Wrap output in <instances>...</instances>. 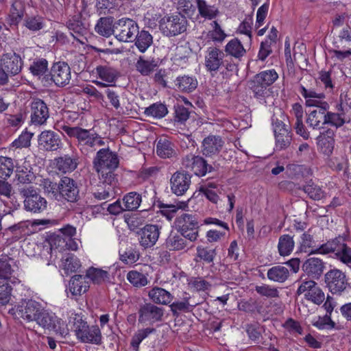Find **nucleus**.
Wrapping results in <instances>:
<instances>
[{"instance_id": "f257e3e1", "label": "nucleus", "mask_w": 351, "mask_h": 351, "mask_svg": "<svg viewBox=\"0 0 351 351\" xmlns=\"http://www.w3.org/2000/svg\"><path fill=\"white\" fill-rule=\"evenodd\" d=\"M93 164L100 180L104 183L117 184V175L114 171L119 166V160L116 153L108 148L101 149L97 152Z\"/></svg>"}, {"instance_id": "f03ea898", "label": "nucleus", "mask_w": 351, "mask_h": 351, "mask_svg": "<svg viewBox=\"0 0 351 351\" xmlns=\"http://www.w3.org/2000/svg\"><path fill=\"white\" fill-rule=\"evenodd\" d=\"M62 129L69 137L77 138V147L85 155H88L90 152H94L96 147L103 146L105 143L98 134L90 130L68 125L62 126Z\"/></svg>"}, {"instance_id": "7ed1b4c3", "label": "nucleus", "mask_w": 351, "mask_h": 351, "mask_svg": "<svg viewBox=\"0 0 351 351\" xmlns=\"http://www.w3.org/2000/svg\"><path fill=\"white\" fill-rule=\"evenodd\" d=\"M19 195L24 199L23 205L26 211L41 213L47 208L46 199L40 195L38 189L34 186H19Z\"/></svg>"}, {"instance_id": "20e7f679", "label": "nucleus", "mask_w": 351, "mask_h": 351, "mask_svg": "<svg viewBox=\"0 0 351 351\" xmlns=\"http://www.w3.org/2000/svg\"><path fill=\"white\" fill-rule=\"evenodd\" d=\"M188 26L186 18L181 14L165 16L159 21L162 33L169 37L176 36L186 32Z\"/></svg>"}, {"instance_id": "39448f33", "label": "nucleus", "mask_w": 351, "mask_h": 351, "mask_svg": "<svg viewBox=\"0 0 351 351\" xmlns=\"http://www.w3.org/2000/svg\"><path fill=\"white\" fill-rule=\"evenodd\" d=\"M35 321L44 328L53 331L60 337H64L69 334L65 322L53 313L40 309Z\"/></svg>"}, {"instance_id": "423d86ee", "label": "nucleus", "mask_w": 351, "mask_h": 351, "mask_svg": "<svg viewBox=\"0 0 351 351\" xmlns=\"http://www.w3.org/2000/svg\"><path fill=\"white\" fill-rule=\"evenodd\" d=\"M43 79L48 84L54 83L58 87H64L71 79V68L64 62H56L51 67L49 74L45 75Z\"/></svg>"}, {"instance_id": "0eeeda50", "label": "nucleus", "mask_w": 351, "mask_h": 351, "mask_svg": "<svg viewBox=\"0 0 351 351\" xmlns=\"http://www.w3.org/2000/svg\"><path fill=\"white\" fill-rule=\"evenodd\" d=\"M138 23L130 18H122L115 21L114 37L120 42H133L138 29Z\"/></svg>"}, {"instance_id": "6e6552de", "label": "nucleus", "mask_w": 351, "mask_h": 351, "mask_svg": "<svg viewBox=\"0 0 351 351\" xmlns=\"http://www.w3.org/2000/svg\"><path fill=\"white\" fill-rule=\"evenodd\" d=\"M195 234H185L178 230L171 231L165 240V248L169 251L186 250L195 241Z\"/></svg>"}, {"instance_id": "1a4fd4ad", "label": "nucleus", "mask_w": 351, "mask_h": 351, "mask_svg": "<svg viewBox=\"0 0 351 351\" xmlns=\"http://www.w3.org/2000/svg\"><path fill=\"white\" fill-rule=\"evenodd\" d=\"M326 287L332 294H341L349 286L348 280L344 272L338 269H332L324 275Z\"/></svg>"}, {"instance_id": "9d476101", "label": "nucleus", "mask_w": 351, "mask_h": 351, "mask_svg": "<svg viewBox=\"0 0 351 351\" xmlns=\"http://www.w3.org/2000/svg\"><path fill=\"white\" fill-rule=\"evenodd\" d=\"M272 125L275 135V149L281 151L288 148L292 141L290 127L278 119H272Z\"/></svg>"}, {"instance_id": "9b49d317", "label": "nucleus", "mask_w": 351, "mask_h": 351, "mask_svg": "<svg viewBox=\"0 0 351 351\" xmlns=\"http://www.w3.org/2000/svg\"><path fill=\"white\" fill-rule=\"evenodd\" d=\"M41 309L39 302L32 300H23L10 310V313L17 317L28 322L35 321Z\"/></svg>"}, {"instance_id": "f8f14e48", "label": "nucleus", "mask_w": 351, "mask_h": 351, "mask_svg": "<svg viewBox=\"0 0 351 351\" xmlns=\"http://www.w3.org/2000/svg\"><path fill=\"white\" fill-rule=\"evenodd\" d=\"M165 313V309L153 303L147 302L140 306L138 311V322L140 324H154L161 322Z\"/></svg>"}, {"instance_id": "ddd939ff", "label": "nucleus", "mask_w": 351, "mask_h": 351, "mask_svg": "<svg viewBox=\"0 0 351 351\" xmlns=\"http://www.w3.org/2000/svg\"><path fill=\"white\" fill-rule=\"evenodd\" d=\"M58 197L69 202H77L80 199V189L75 180L67 176L62 177L59 181Z\"/></svg>"}, {"instance_id": "4468645a", "label": "nucleus", "mask_w": 351, "mask_h": 351, "mask_svg": "<svg viewBox=\"0 0 351 351\" xmlns=\"http://www.w3.org/2000/svg\"><path fill=\"white\" fill-rule=\"evenodd\" d=\"M182 165L185 168L191 169L195 175L199 177L214 170V168L208 165L204 158L193 154H188L184 156L182 159Z\"/></svg>"}, {"instance_id": "2eb2a0df", "label": "nucleus", "mask_w": 351, "mask_h": 351, "mask_svg": "<svg viewBox=\"0 0 351 351\" xmlns=\"http://www.w3.org/2000/svg\"><path fill=\"white\" fill-rule=\"evenodd\" d=\"M39 149L54 152L62 148V142L59 133L52 130L43 131L38 137Z\"/></svg>"}, {"instance_id": "dca6fc26", "label": "nucleus", "mask_w": 351, "mask_h": 351, "mask_svg": "<svg viewBox=\"0 0 351 351\" xmlns=\"http://www.w3.org/2000/svg\"><path fill=\"white\" fill-rule=\"evenodd\" d=\"M300 93L305 99V104L306 106L315 107V110L322 111L328 110L330 106L328 103L324 100L326 95L324 93H318L312 89H306L302 85L300 87Z\"/></svg>"}, {"instance_id": "f3484780", "label": "nucleus", "mask_w": 351, "mask_h": 351, "mask_svg": "<svg viewBox=\"0 0 351 351\" xmlns=\"http://www.w3.org/2000/svg\"><path fill=\"white\" fill-rule=\"evenodd\" d=\"M191 184V176L184 171L175 172L170 179L172 193L177 196L184 195Z\"/></svg>"}, {"instance_id": "a211bd4d", "label": "nucleus", "mask_w": 351, "mask_h": 351, "mask_svg": "<svg viewBox=\"0 0 351 351\" xmlns=\"http://www.w3.org/2000/svg\"><path fill=\"white\" fill-rule=\"evenodd\" d=\"M139 243L144 248L153 247L158 240L160 234V227L158 225L147 224L138 232Z\"/></svg>"}, {"instance_id": "6ab92c4d", "label": "nucleus", "mask_w": 351, "mask_h": 351, "mask_svg": "<svg viewBox=\"0 0 351 351\" xmlns=\"http://www.w3.org/2000/svg\"><path fill=\"white\" fill-rule=\"evenodd\" d=\"M31 121L35 125L44 124L49 117L47 104L40 98H33L30 104Z\"/></svg>"}, {"instance_id": "aec40b11", "label": "nucleus", "mask_w": 351, "mask_h": 351, "mask_svg": "<svg viewBox=\"0 0 351 351\" xmlns=\"http://www.w3.org/2000/svg\"><path fill=\"white\" fill-rule=\"evenodd\" d=\"M176 230L185 234H195V239L198 237V222L195 215L182 213L178 217L175 221Z\"/></svg>"}, {"instance_id": "412c9836", "label": "nucleus", "mask_w": 351, "mask_h": 351, "mask_svg": "<svg viewBox=\"0 0 351 351\" xmlns=\"http://www.w3.org/2000/svg\"><path fill=\"white\" fill-rule=\"evenodd\" d=\"M1 66L6 70L11 76L19 74L23 68V60L15 52L3 54L0 60Z\"/></svg>"}, {"instance_id": "4be33fe9", "label": "nucleus", "mask_w": 351, "mask_h": 351, "mask_svg": "<svg viewBox=\"0 0 351 351\" xmlns=\"http://www.w3.org/2000/svg\"><path fill=\"white\" fill-rule=\"evenodd\" d=\"M326 263L320 258L311 257L307 258L302 264L304 272L313 279H319L324 273Z\"/></svg>"}, {"instance_id": "5701e85b", "label": "nucleus", "mask_w": 351, "mask_h": 351, "mask_svg": "<svg viewBox=\"0 0 351 351\" xmlns=\"http://www.w3.org/2000/svg\"><path fill=\"white\" fill-rule=\"evenodd\" d=\"M223 52L217 47H209L205 57V66L210 72H217L221 66L224 65Z\"/></svg>"}, {"instance_id": "b1692460", "label": "nucleus", "mask_w": 351, "mask_h": 351, "mask_svg": "<svg viewBox=\"0 0 351 351\" xmlns=\"http://www.w3.org/2000/svg\"><path fill=\"white\" fill-rule=\"evenodd\" d=\"M224 142L221 137L217 135H209L202 141V154L206 156L217 155L221 150Z\"/></svg>"}, {"instance_id": "393cba45", "label": "nucleus", "mask_w": 351, "mask_h": 351, "mask_svg": "<svg viewBox=\"0 0 351 351\" xmlns=\"http://www.w3.org/2000/svg\"><path fill=\"white\" fill-rule=\"evenodd\" d=\"M96 74L103 81H94V83L99 87H107L110 86V84L114 83L119 77V72L117 69L108 66H97L95 69Z\"/></svg>"}, {"instance_id": "a878e982", "label": "nucleus", "mask_w": 351, "mask_h": 351, "mask_svg": "<svg viewBox=\"0 0 351 351\" xmlns=\"http://www.w3.org/2000/svg\"><path fill=\"white\" fill-rule=\"evenodd\" d=\"M334 135L332 130H327L320 133L317 137L318 147L326 156H330L332 153L335 144Z\"/></svg>"}, {"instance_id": "bb28decb", "label": "nucleus", "mask_w": 351, "mask_h": 351, "mask_svg": "<svg viewBox=\"0 0 351 351\" xmlns=\"http://www.w3.org/2000/svg\"><path fill=\"white\" fill-rule=\"evenodd\" d=\"M198 82L193 75H179L175 80L176 89L182 93H191L197 87Z\"/></svg>"}, {"instance_id": "cd10ccee", "label": "nucleus", "mask_w": 351, "mask_h": 351, "mask_svg": "<svg viewBox=\"0 0 351 351\" xmlns=\"http://www.w3.org/2000/svg\"><path fill=\"white\" fill-rule=\"evenodd\" d=\"M15 265L13 258L8 255L0 256V282H8L14 273Z\"/></svg>"}, {"instance_id": "c85d7f7f", "label": "nucleus", "mask_w": 351, "mask_h": 351, "mask_svg": "<svg viewBox=\"0 0 351 351\" xmlns=\"http://www.w3.org/2000/svg\"><path fill=\"white\" fill-rule=\"evenodd\" d=\"M191 296L189 294L184 293L182 300L173 302L171 305V311L173 315H178L180 313H190L193 308L198 305L197 302H192L190 301Z\"/></svg>"}, {"instance_id": "c756f323", "label": "nucleus", "mask_w": 351, "mask_h": 351, "mask_svg": "<svg viewBox=\"0 0 351 351\" xmlns=\"http://www.w3.org/2000/svg\"><path fill=\"white\" fill-rule=\"evenodd\" d=\"M89 288V283L85 276L75 275L69 281V290L72 295H80Z\"/></svg>"}, {"instance_id": "7c9ffc66", "label": "nucleus", "mask_w": 351, "mask_h": 351, "mask_svg": "<svg viewBox=\"0 0 351 351\" xmlns=\"http://www.w3.org/2000/svg\"><path fill=\"white\" fill-rule=\"evenodd\" d=\"M95 30L100 36L106 38L111 35L114 36L115 22L113 23V18L111 16L100 18L97 21Z\"/></svg>"}, {"instance_id": "2f4dec72", "label": "nucleus", "mask_w": 351, "mask_h": 351, "mask_svg": "<svg viewBox=\"0 0 351 351\" xmlns=\"http://www.w3.org/2000/svg\"><path fill=\"white\" fill-rule=\"evenodd\" d=\"M57 169L63 172H71L74 171L78 165V157L75 154L69 156L65 154L56 159Z\"/></svg>"}, {"instance_id": "473e14b6", "label": "nucleus", "mask_w": 351, "mask_h": 351, "mask_svg": "<svg viewBox=\"0 0 351 351\" xmlns=\"http://www.w3.org/2000/svg\"><path fill=\"white\" fill-rule=\"evenodd\" d=\"M67 27L73 37L82 44L84 43L85 34L87 29L84 24L80 20L72 19L67 22Z\"/></svg>"}, {"instance_id": "72a5a7b5", "label": "nucleus", "mask_w": 351, "mask_h": 351, "mask_svg": "<svg viewBox=\"0 0 351 351\" xmlns=\"http://www.w3.org/2000/svg\"><path fill=\"white\" fill-rule=\"evenodd\" d=\"M148 296L155 304L167 305L173 300V295L167 290L155 287L148 293Z\"/></svg>"}, {"instance_id": "f704fd0d", "label": "nucleus", "mask_w": 351, "mask_h": 351, "mask_svg": "<svg viewBox=\"0 0 351 351\" xmlns=\"http://www.w3.org/2000/svg\"><path fill=\"white\" fill-rule=\"evenodd\" d=\"M116 184L104 183L101 180L99 184L93 190V195L95 199L99 201L107 200L113 197L114 195V186Z\"/></svg>"}, {"instance_id": "c9c22d12", "label": "nucleus", "mask_w": 351, "mask_h": 351, "mask_svg": "<svg viewBox=\"0 0 351 351\" xmlns=\"http://www.w3.org/2000/svg\"><path fill=\"white\" fill-rule=\"evenodd\" d=\"M267 276L271 281L282 283L288 279L289 271L285 266L278 265L268 269Z\"/></svg>"}, {"instance_id": "e433bc0d", "label": "nucleus", "mask_w": 351, "mask_h": 351, "mask_svg": "<svg viewBox=\"0 0 351 351\" xmlns=\"http://www.w3.org/2000/svg\"><path fill=\"white\" fill-rule=\"evenodd\" d=\"M25 5L19 0L14 1L10 8L9 14V23L10 25L17 26L24 16Z\"/></svg>"}, {"instance_id": "4c0bfd02", "label": "nucleus", "mask_w": 351, "mask_h": 351, "mask_svg": "<svg viewBox=\"0 0 351 351\" xmlns=\"http://www.w3.org/2000/svg\"><path fill=\"white\" fill-rule=\"evenodd\" d=\"M156 153L160 158H171L176 154L173 144L165 137L160 138L158 141Z\"/></svg>"}, {"instance_id": "58836bf2", "label": "nucleus", "mask_w": 351, "mask_h": 351, "mask_svg": "<svg viewBox=\"0 0 351 351\" xmlns=\"http://www.w3.org/2000/svg\"><path fill=\"white\" fill-rule=\"evenodd\" d=\"M249 88L252 91L254 97L260 100H265L269 95L270 88L258 80L255 76L249 81Z\"/></svg>"}, {"instance_id": "ea45409f", "label": "nucleus", "mask_w": 351, "mask_h": 351, "mask_svg": "<svg viewBox=\"0 0 351 351\" xmlns=\"http://www.w3.org/2000/svg\"><path fill=\"white\" fill-rule=\"evenodd\" d=\"M135 45L141 53H144L153 43V36L146 30L139 31L136 33L134 39Z\"/></svg>"}, {"instance_id": "a19ab883", "label": "nucleus", "mask_w": 351, "mask_h": 351, "mask_svg": "<svg viewBox=\"0 0 351 351\" xmlns=\"http://www.w3.org/2000/svg\"><path fill=\"white\" fill-rule=\"evenodd\" d=\"M294 246L293 236L282 234L279 237L278 251L281 256L290 255L294 249Z\"/></svg>"}, {"instance_id": "79ce46f5", "label": "nucleus", "mask_w": 351, "mask_h": 351, "mask_svg": "<svg viewBox=\"0 0 351 351\" xmlns=\"http://www.w3.org/2000/svg\"><path fill=\"white\" fill-rule=\"evenodd\" d=\"M82 342L91 343L96 345L101 343V333L97 326H89L86 329V332L81 335L79 338Z\"/></svg>"}, {"instance_id": "37998d69", "label": "nucleus", "mask_w": 351, "mask_h": 351, "mask_svg": "<svg viewBox=\"0 0 351 351\" xmlns=\"http://www.w3.org/2000/svg\"><path fill=\"white\" fill-rule=\"evenodd\" d=\"M326 111L313 110L308 113L306 123L313 129H320L322 125H326Z\"/></svg>"}, {"instance_id": "c03bdc74", "label": "nucleus", "mask_w": 351, "mask_h": 351, "mask_svg": "<svg viewBox=\"0 0 351 351\" xmlns=\"http://www.w3.org/2000/svg\"><path fill=\"white\" fill-rule=\"evenodd\" d=\"M135 66L136 71L142 75L148 76L158 67V63L154 59L145 60L141 56L138 59Z\"/></svg>"}, {"instance_id": "a18cd8bd", "label": "nucleus", "mask_w": 351, "mask_h": 351, "mask_svg": "<svg viewBox=\"0 0 351 351\" xmlns=\"http://www.w3.org/2000/svg\"><path fill=\"white\" fill-rule=\"evenodd\" d=\"M225 51L227 54L235 58H240L246 53L245 49L238 38L230 40L226 45Z\"/></svg>"}, {"instance_id": "49530a36", "label": "nucleus", "mask_w": 351, "mask_h": 351, "mask_svg": "<svg viewBox=\"0 0 351 351\" xmlns=\"http://www.w3.org/2000/svg\"><path fill=\"white\" fill-rule=\"evenodd\" d=\"M168 113L167 107L165 104L160 102H156L144 110V114L147 117H152L156 119L163 118Z\"/></svg>"}, {"instance_id": "de8ad7c7", "label": "nucleus", "mask_w": 351, "mask_h": 351, "mask_svg": "<svg viewBox=\"0 0 351 351\" xmlns=\"http://www.w3.org/2000/svg\"><path fill=\"white\" fill-rule=\"evenodd\" d=\"M85 276L95 284H101L109 278V274L107 271L92 267L86 271Z\"/></svg>"}, {"instance_id": "09e8293b", "label": "nucleus", "mask_w": 351, "mask_h": 351, "mask_svg": "<svg viewBox=\"0 0 351 351\" xmlns=\"http://www.w3.org/2000/svg\"><path fill=\"white\" fill-rule=\"evenodd\" d=\"M156 332L154 328H146L138 330L132 337L130 345L135 351H138L140 343L147 338L150 334L155 333Z\"/></svg>"}, {"instance_id": "8fccbe9b", "label": "nucleus", "mask_w": 351, "mask_h": 351, "mask_svg": "<svg viewBox=\"0 0 351 351\" xmlns=\"http://www.w3.org/2000/svg\"><path fill=\"white\" fill-rule=\"evenodd\" d=\"M123 201L125 210H135L139 207L142 197L136 192H130L124 196Z\"/></svg>"}, {"instance_id": "3c124183", "label": "nucleus", "mask_w": 351, "mask_h": 351, "mask_svg": "<svg viewBox=\"0 0 351 351\" xmlns=\"http://www.w3.org/2000/svg\"><path fill=\"white\" fill-rule=\"evenodd\" d=\"M29 70L33 75L40 77L47 71L48 62L45 58L35 59L31 64Z\"/></svg>"}, {"instance_id": "603ef678", "label": "nucleus", "mask_w": 351, "mask_h": 351, "mask_svg": "<svg viewBox=\"0 0 351 351\" xmlns=\"http://www.w3.org/2000/svg\"><path fill=\"white\" fill-rule=\"evenodd\" d=\"M14 167V162L11 158L0 156V178H8L13 172Z\"/></svg>"}, {"instance_id": "864d4df0", "label": "nucleus", "mask_w": 351, "mask_h": 351, "mask_svg": "<svg viewBox=\"0 0 351 351\" xmlns=\"http://www.w3.org/2000/svg\"><path fill=\"white\" fill-rule=\"evenodd\" d=\"M254 76L268 88L278 78V74L274 69L261 71Z\"/></svg>"}, {"instance_id": "5fc2aeb1", "label": "nucleus", "mask_w": 351, "mask_h": 351, "mask_svg": "<svg viewBox=\"0 0 351 351\" xmlns=\"http://www.w3.org/2000/svg\"><path fill=\"white\" fill-rule=\"evenodd\" d=\"M197 6L199 14L204 18L213 19L215 18L218 14V10L214 7L207 5L204 0H196Z\"/></svg>"}, {"instance_id": "6e6d98bb", "label": "nucleus", "mask_w": 351, "mask_h": 351, "mask_svg": "<svg viewBox=\"0 0 351 351\" xmlns=\"http://www.w3.org/2000/svg\"><path fill=\"white\" fill-rule=\"evenodd\" d=\"M302 190L311 199L313 200H319L323 197V191L322 189L311 180L303 186Z\"/></svg>"}, {"instance_id": "4d7b16f0", "label": "nucleus", "mask_w": 351, "mask_h": 351, "mask_svg": "<svg viewBox=\"0 0 351 351\" xmlns=\"http://www.w3.org/2000/svg\"><path fill=\"white\" fill-rule=\"evenodd\" d=\"M128 280L136 287H144L147 285V277L142 273L137 271H130L127 274Z\"/></svg>"}, {"instance_id": "13d9d810", "label": "nucleus", "mask_w": 351, "mask_h": 351, "mask_svg": "<svg viewBox=\"0 0 351 351\" xmlns=\"http://www.w3.org/2000/svg\"><path fill=\"white\" fill-rule=\"evenodd\" d=\"M210 25L213 29L208 32V37L214 42H223L226 37V34L220 25L216 21H213Z\"/></svg>"}, {"instance_id": "bf43d9fd", "label": "nucleus", "mask_w": 351, "mask_h": 351, "mask_svg": "<svg viewBox=\"0 0 351 351\" xmlns=\"http://www.w3.org/2000/svg\"><path fill=\"white\" fill-rule=\"evenodd\" d=\"M40 186L43 188L45 193L51 194L56 199H58V191H60L59 182L56 183L49 178H46L40 180Z\"/></svg>"}, {"instance_id": "052dcab7", "label": "nucleus", "mask_w": 351, "mask_h": 351, "mask_svg": "<svg viewBox=\"0 0 351 351\" xmlns=\"http://www.w3.org/2000/svg\"><path fill=\"white\" fill-rule=\"evenodd\" d=\"M255 291L263 297L267 298H279L278 289L269 285L263 284L261 285H257L255 287Z\"/></svg>"}, {"instance_id": "680f3d73", "label": "nucleus", "mask_w": 351, "mask_h": 351, "mask_svg": "<svg viewBox=\"0 0 351 351\" xmlns=\"http://www.w3.org/2000/svg\"><path fill=\"white\" fill-rule=\"evenodd\" d=\"M24 25L31 31H38L44 27L43 19L38 15L30 16H27L24 21Z\"/></svg>"}, {"instance_id": "e2e57ef3", "label": "nucleus", "mask_w": 351, "mask_h": 351, "mask_svg": "<svg viewBox=\"0 0 351 351\" xmlns=\"http://www.w3.org/2000/svg\"><path fill=\"white\" fill-rule=\"evenodd\" d=\"M216 255V249H210L203 246L197 247V256L207 263H213Z\"/></svg>"}, {"instance_id": "0e129e2a", "label": "nucleus", "mask_w": 351, "mask_h": 351, "mask_svg": "<svg viewBox=\"0 0 351 351\" xmlns=\"http://www.w3.org/2000/svg\"><path fill=\"white\" fill-rule=\"evenodd\" d=\"M64 269L68 274L76 271L81 266L79 259L73 254H69L63 259Z\"/></svg>"}, {"instance_id": "69168bd1", "label": "nucleus", "mask_w": 351, "mask_h": 351, "mask_svg": "<svg viewBox=\"0 0 351 351\" xmlns=\"http://www.w3.org/2000/svg\"><path fill=\"white\" fill-rule=\"evenodd\" d=\"M305 298L313 302L314 304H320L324 299L325 295L322 290L317 286V284L313 288L311 292L304 294Z\"/></svg>"}, {"instance_id": "338daca9", "label": "nucleus", "mask_w": 351, "mask_h": 351, "mask_svg": "<svg viewBox=\"0 0 351 351\" xmlns=\"http://www.w3.org/2000/svg\"><path fill=\"white\" fill-rule=\"evenodd\" d=\"M189 111L188 108L182 105L177 104L174 106V121L180 123L185 122L189 117Z\"/></svg>"}, {"instance_id": "774afa93", "label": "nucleus", "mask_w": 351, "mask_h": 351, "mask_svg": "<svg viewBox=\"0 0 351 351\" xmlns=\"http://www.w3.org/2000/svg\"><path fill=\"white\" fill-rule=\"evenodd\" d=\"M336 258L351 267V247L345 243L336 256Z\"/></svg>"}]
</instances>
